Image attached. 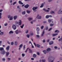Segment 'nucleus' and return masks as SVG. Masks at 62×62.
<instances>
[{"instance_id": "f257e3e1", "label": "nucleus", "mask_w": 62, "mask_h": 62, "mask_svg": "<svg viewBox=\"0 0 62 62\" xmlns=\"http://www.w3.org/2000/svg\"><path fill=\"white\" fill-rule=\"evenodd\" d=\"M54 58L52 56L49 57L47 61L48 62H54Z\"/></svg>"}, {"instance_id": "f03ea898", "label": "nucleus", "mask_w": 62, "mask_h": 62, "mask_svg": "<svg viewBox=\"0 0 62 62\" xmlns=\"http://www.w3.org/2000/svg\"><path fill=\"white\" fill-rule=\"evenodd\" d=\"M8 19H9V20L10 21H11L13 19V16H10V15H9L8 16Z\"/></svg>"}, {"instance_id": "7ed1b4c3", "label": "nucleus", "mask_w": 62, "mask_h": 62, "mask_svg": "<svg viewBox=\"0 0 62 62\" xmlns=\"http://www.w3.org/2000/svg\"><path fill=\"white\" fill-rule=\"evenodd\" d=\"M48 9V10H46L44 8L43 9V10L44 11H46V12H49V10H51V9L50 8H47Z\"/></svg>"}, {"instance_id": "20e7f679", "label": "nucleus", "mask_w": 62, "mask_h": 62, "mask_svg": "<svg viewBox=\"0 0 62 62\" xmlns=\"http://www.w3.org/2000/svg\"><path fill=\"white\" fill-rule=\"evenodd\" d=\"M33 44L34 45L35 47H36V46H37V47H40V45L38 44H36V43H35V42L33 43Z\"/></svg>"}, {"instance_id": "39448f33", "label": "nucleus", "mask_w": 62, "mask_h": 62, "mask_svg": "<svg viewBox=\"0 0 62 62\" xmlns=\"http://www.w3.org/2000/svg\"><path fill=\"white\" fill-rule=\"evenodd\" d=\"M0 53L1 54H6V51L4 50L2 51Z\"/></svg>"}, {"instance_id": "423d86ee", "label": "nucleus", "mask_w": 62, "mask_h": 62, "mask_svg": "<svg viewBox=\"0 0 62 62\" xmlns=\"http://www.w3.org/2000/svg\"><path fill=\"white\" fill-rule=\"evenodd\" d=\"M19 22H18V24L19 25H22V22L21 20H19Z\"/></svg>"}, {"instance_id": "0eeeda50", "label": "nucleus", "mask_w": 62, "mask_h": 62, "mask_svg": "<svg viewBox=\"0 0 62 62\" xmlns=\"http://www.w3.org/2000/svg\"><path fill=\"white\" fill-rule=\"evenodd\" d=\"M51 51V48H48L46 49L47 53H48L49 52Z\"/></svg>"}, {"instance_id": "6e6552de", "label": "nucleus", "mask_w": 62, "mask_h": 62, "mask_svg": "<svg viewBox=\"0 0 62 62\" xmlns=\"http://www.w3.org/2000/svg\"><path fill=\"white\" fill-rule=\"evenodd\" d=\"M61 9H60L59 10L58 12V14H60V13L62 14V10L61 11Z\"/></svg>"}, {"instance_id": "1a4fd4ad", "label": "nucleus", "mask_w": 62, "mask_h": 62, "mask_svg": "<svg viewBox=\"0 0 62 62\" xmlns=\"http://www.w3.org/2000/svg\"><path fill=\"white\" fill-rule=\"evenodd\" d=\"M12 27L14 29V30H15L16 29V27L15 25H13L12 26Z\"/></svg>"}, {"instance_id": "9d476101", "label": "nucleus", "mask_w": 62, "mask_h": 62, "mask_svg": "<svg viewBox=\"0 0 62 62\" xmlns=\"http://www.w3.org/2000/svg\"><path fill=\"white\" fill-rule=\"evenodd\" d=\"M44 4L45 5V2H44L43 3H42V4L41 6H40V7L41 8H43V6H44Z\"/></svg>"}, {"instance_id": "9b49d317", "label": "nucleus", "mask_w": 62, "mask_h": 62, "mask_svg": "<svg viewBox=\"0 0 62 62\" xmlns=\"http://www.w3.org/2000/svg\"><path fill=\"white\" fill-rule=\"evenodd\" d=\"M38 18V19H40L41 18V16H39V15H38L36 18Z\"/></svg>"}, {"instance_id": "f8f14e48", "label": "nucleus", "mask_w": 62, "mask_h": 62, "mask_svg": "<svg viewBox=\"0 0 62 62\" xmlns=\"http://www.w3.org/2000/svg\"><path fill=\"white\" fill-rule=\"evenodd\" d=\"M9 54V53L8 52H6V57H8Z\"/></svg>"}, {"instance_id": "ddd939ff", "label": "nucleus", "mask_w": 62, "mask_h": 62, "mask_svg": "<svg viewBox=\"0 0 62 62\" xmlns=\"http://www.w3.org/2000/svg\"><path fill=\"white\" fill-rule=\"evenodd\" d=\"M54 44V41H50L49 43V44L50 45H52V44Z\"/></svg>"}, {"instance_id": "4468645a", "label": "nucleus", "mask_w": 62, "mask_h": 62, "mask_svg": "<svg viewBox=\"0 0 62 62\" xmlns=\"http://www.w3.org/2000/svg\"><path fill=\"white\" fill-rule=\"evenodd\" d=\"M17 18V16H14V20H16Z\"/></svg>"}, {"instance_id": "2eb2a0df", "label": "nucleus", "mask_w": 62, "mask_h": 62, "mask_svg": "<svg viewBox=\"0 0 62 62\" xmlns=\"http://www.w3.org/2000/svg\"><path fill=\"white\" fill-rule=\"evenodd\" d=\"M29 5L28 4H27L26 6H24V8H27L28 7H29Z\"/></svg>"}, {"instance_id": "dca6fc26", "label": "nucleus", "mask_w": 62, "mask_h": 62, "mask_svg": "<svg viewBox=\"0 0 62 62\" xmlns=\"http://www.w3.org/2000/svg\"><path fill=\"white\" fill-rule=\"evenodd\" d=\"M37 8H38L37 7H34L32 8V9L34 11V10H35L36 9H37Z\"/></svg>"}, {"instance_id": "f3484780", "label": "nucleus", "mask_w": 62, "mask_h": 62, "mask_svg": "<svg viewBox=\"0 0 62 62\" xmlns=\"http://www.w3.org/2000/svg\"><path fill=\"white\" fill-rule=\"evenodd\" d=\"M15 45L16 46H17L18 45V42L16 41H15Z\"/></svg>"}, {"instance_id": "a211bd4d", "label": "nucleus", "mask_w": 62, "mask_h": 62, "mask_svg": "<svg viewBox=\"0 0 62 62\" xmlns=\"http://www.w3.org/2000/svg\"><path fill=\"white\" fill-rule=\"evenodd\" d=\"M43 52L44 53V54H46V53H47V52L46 50H44L43 51Z\"/></svg>"}, {"instance_id": "6ab92c4d", "label": "nucleus", "mask_w": 62, "mask_h": 62, "mask_svg": "<svg viewBox=\"0 0 62 62\" xmlns=\"http://www.w3.org/2000/svg\"><path fill=\"white\" fill-rule=\"evenodd\" d=\"M33 19V18L32 17H29L28 18V20L29 21H31Z\"/></svg>"}, {"instance_id": "aec40b11", "label": "nucleus", "mask_w": 62, "mask_h": 62, "mask_svg": "<svg viewBox=\"0 0 62 62\" xmlns=\"http://www.w3.org/2000/svg\"><path fill=\"white\" fill-rule=\"evenodd\" d=\"M58 35V34L57 33L52 34V36H53V37H54V36H56V35Z\"/></svg>"}, {"instance_id": "412c9836", "label": "nucleus", "mask_w": 62, "mask_h": 62, "mask_svg": "<svg viewBox=\"0 0 62 62\" xmlns=\"http://www.w3.org/2000/svg\"><path fill=\"white\" fill-rule=\"evenodd\" d=\"M29 49V53H32V50H31L30 48Z\"/></svg>"}, {"instance_id": "4be33fe9", "label": "nucleus", "mask_w": 62, "mask_h": 62, "mask_svg": "<svg viewBox=\"0 0 62 62\" xmlns=\"http://www.w3.org/2000/svg\"><path fill=\"white\" fill-rule=\"evenodd\" d=\"M18 3L19 4H21V5H23V3H22L21 1H19Z\"/></svg>"}, {"instance_id": "5701e85b", "label": "nucleus", "mask_w": 62, "mask_h": 62, "mask_svg": "<svg viewBox=\"0 0 62 62\" xmlns=\"http://www.w3.org/2000/svg\"><path fill=\"white\" fill-rule=\"evenodd\" d=\"M15 32L16 34H18V33H19V32H18V30L16 31Z\"/></svg>"}, {"instance_id": "b1692460", "label": "nucleus", "mask_w": 62, "mask_h": 62, "mask_svg": "<svg viewBox=\"0 0 62 62\" xmlns=\"http://www.w3.org/2000/svg\"><path fill=\"white\" fill-rule=\"evenodd\" d=\"M4 35V32H1L0 33V36H3Z\"/></svg>"}, {"instance_id": "393cba45", "label": "nucleus", "mask_w": 62, "mask_h": 62, "mask_svg": "<svg viewBox=\"0 0 62 62\" xmlns=\"http://www.w3.org/2000/svg\"><path fill=\"white\" fill-rule=\"evenodd\" d=\"M29 32V30H25V32L26 34H28V32Z\"/></svg>"}, {"instance_id": "a878e982", "label": "nucleus", "mask_w": 62, "mask_h": 62, "mask_svg": "<svg viewBox=\"0 0 62 62\" xmlns=\"http://www.w3.org/2000/svg\"><path fill=\"white\" fill-rule=\"evenodd\" d=\"M37 56V55L35 54H33V57L34 58H35V57H36Z\"/></svg>"}, {"instance_id": "bb28decb", "label": "nucleus", "mask_w": 62, "mask_h": 62, "mask_svg": "<svg viewBox=\"0 0 62 62\" xmlns=\"http://www.w3.org/2000/svg\"><path fill=\"white\" fill-rule=\"evenodd\" d=\"M26 37L28 38H30V35L29 34H27L26 35Z\"/></svg>"}, {"instance_id": "cd10ccee", "label": "nucleus", "mask_w": 62, "mask_h": 62, "mask_svg": "<svg viewBox=\"0 0 62 62\" xmlns=\"http://www.w3.org/2000/svg\"><path fill=\"white\" fill-rule=\"evenodd\" d=\"M30 35L31 36H33L34 34H33V33L32 32H31L30 33Z\"/></svg>"}, {"instance_id": "c85d7f7f", "label": "nucleus", "mask_w": 62, "mask_h": 62, "mask_svg": "<svg viewBox=\"0 0 62 62\" xmlns=\"http://www.w3.org/2000/svg\"><path fill=\"white\" fill-rule=\"evenodd\" d=\"M9 34H13V31H10L9 32Z\"/></svg>"}, {"instance_id": "c756f323", "label": "nucleus", "mask_w": 62, "mask_h": 62, "mask_svg": "<svg viewBox=\"0 0 62 62\" xmlns=\"http://www.w3.org/2000/svg\"><path fill=\"white\" fill-rule=\"evenodd\" d=\"M14 42L12 41L11 42L10 44L11 45H14Z\"/></svg>"}, {"instance_id": "7c9ffc66", "label": "nucleus", "mask_w": 62, "mask_h": 62, "mask_svg": "<svg viewBox=\"0 0 62 62\" xmlns=\"http://www.w3.org/2000/svg\"><path fill=\"white\" fill-rule=\"evenodd\" d=\"M22 14L23 15H24V14H25V11H24L22 12Z\"/></svg>"}, {"instance_id": "2f4dec72", "label": "nucleus", "mask_w": 62, "mask_h": 62, "mask_svg": "<svg viewBox=\"0 0 62 62\" xmlns=\"http://www.w3.org/2000/svg\"><path fill=\"white\" fill-rule=\"evenodd\" d=\"M4 49L3 47H0V51H2V50H4Z\"/></svg>"}, {"instance_id": "473e14b6", "label": "nucleus", "mask_w": 62, "mask_h": 62, "mask_svg": "<svg viewBox=\"0 0 62 62\" xmlns=\"http://www.w3.org/2000/svg\"><path fill=\"white\" fill-rule=\"evenodd\" d=\"M36 30L37 31H39V27H37L36 29Z\"/></svg>"}, {"instance_id": "72a5a7b5", "label": "nucleus", "mask_w": 62, "mask_h": 62, "mask_svg": "<svg viewBox=\"0 0 62 62\" xmlns=\"http://www.w3.org/2000/svg\"><path fill=\"white\" fill-rule=\"evenodd\" d=\"M45 33V32H44V31H43V33L42 34L41 36L42 37L43 36V35L44 34V33Z\"/></svg>"}, {"instance_id": "f704fd0d", "label": "nucleus", "mask_w": 62, "mask_h": 62, "mask_svg": "<svg viewBox=\"0 0 62 62\" xmlns=\"http://www.w3.org/2000/svg\"><path fill=\"white\" fill-rule=\"evenodd\" d=\"M6 50H7V51H8L9 50V47H8L6 48Z\"/></svg>"}, {"instance_id": "c9c22d12", "label": "nucleus", "mask_w": 62, "mask_h": 62, "mask_svg": "<svg viewBox=\"0 0 62 62\" xmlns=\"http://www.w3.org/2000/svg\"><path fill=\"white\" fill-rule=\"evenodd\" d=\"M46 19H48V18H49V16L48 15L46 16Z\"/></svg>"}, {"instance_id": "e433bc0d", "label": "nucleus", "mask_w": 62, "mask_h": 62, "mask_svg": "<svg viewBox=\"0 0 62 62\" xmlns=\"http://www.w3.org/2000/svg\"><path fill=\"white\" fill-rule=\"evenodd\" d=\"M10 59H11V58H7V60L8 61H10Z\"/></svg>"}, {"instance_id": "4c0bfd02", "label": "nucleus", "mask_w": 62, "mask_h": 62, "mask_svg": "<svg viewBox=\"0 0 62 62\" xmlns=\"http://www.w3.org/2000/svg\"><path fill=\"white\" fill-rule=\"evenodd\" d=\"M50 13L51 14H54V12L52 11L50 12Z\"/></svg>"}, {"instance_id": "58836bf2", "label": "nucleus", "mask_w": 62, "mask_h": 62, "mask_svg": "<svg viewBox=\"0 0 62 62\" xmlns=\"http://www.w3.org/2000/svg\"><path fill=\"white\" fill-rule=\"evenodd\" d=\"M55 32H56L57 33H59V31H58V30H56V31H55Z\"/></svg>"}, {"instance_id": "ea45409f", "label": "nucleus", "mask_w": 62, "mask_h": 62, "mask_svg": "<svg viewBox=\"0 0 62 62\" xmlns=\"http://www.w3.org/2000/svg\"><path fill=\"white\" fill-rule=\"evenodd\" d=\"M23 26H24V24H23L22 26H21V28H23Z\"/></svg>"}, {"instance_id": "a19ab883", "label": "nucleus", "mask_w": 62, "mask_h": 62, "mask_svg": "<svg viewBox=\"0 0 62 62\" xmlns=\"http://www.w3.org/2000/svg\"><path fill=\"white\" fill-rule=\"evenodd\" d=\"M54 25V24H52V23H50V26H51V27H52V26H53Z\"/></svg>"}, {"instance_id": "79ce46f5", "label": "nucleus", "mask_w": 62, "mask_h": 62, "mask_svg": "<svg viewBox=\"0 0 62 62\" xmlns=\"http://www.w3.org/2000/svg\"><path fill=\"white\" fill-rule=\"evenodd\" d=\"M36 21V20H34L32 21H31V24H33V22H35Z\"/></svg>"}, {"instance_id": "37998d69", "label": "nucleus", "mask_w": 62, "mask_h": 62, "mask_svg": "<svg viewBox=\"0 0 62 62\" xmlns=\"http://www.w3.org/2000/svg\"><path fill=\"white\" fill-rule=\"evenodd\" d=\"M51 19H48V23H50L51 22Z\"/></svg>"}, {"instance_id": "c03bdc74", "label": "nucleus", "mask_w": 62, "mask_h": 62, "mask_svg": "<svg viewBox=\"0 0 62 62\" xmlns=\"http://www.w3.org/2000/svg\"><path fill=\"white\" fill-rule=\"evenodd\" d=\"M36 53L38 55H39L40 53H39V52H37Z\"/></svg>"}, {"instance_id": "a18cd8bd", "label": "nucleus", "mask_w": 62, "mask_h": 62, "mask_svg": "<svg viewBox=\"0 0 62 62\" xmlns=\"http://www.w3.org/2000/svg\"><path fill=\"white\" fill-rule=\"evenodd\" d=\"M2 60L3 61H5V60H6V59L5 58H3L2 59Z\"/></svg>"}, {"instance_id": "49530a36", "label": "nucleus", "mask_w": 62, "mask_h": 62, "mask_svg": "<svg viewBox=\"0 0 62 62\" xmlns=\"http://www.w3.org/2000/svg\"><path fill=\"white\" fill-rule=\"evenodd\" d=\"M29 49V47L26 50V51H25V53H26L27 52V51L28 50V49Z\"/></svg>"}, {"instance_id": "de8ad7c7", "label": "nucleus", "mask_w": 62, "mask_h": 62, "mask_svg": "<svg viewBox=\"0 0 62 62\" xmlns=\"http://www.w3.org/2000/svg\"><path fill=\"white\" fill-rule=\"evenodd\" d=\"M46 61V60L45 59H42V62H45Z\"/></svg>"}, {"instance_id": "09e8293b", "label": "nucleus", "mask_w": 62, "mask_h": 62, "mask_svg": "<svg viewBox=\"0 0 62 62\" xmlns=\"http://www.w3.org/2000/svg\"><path fill=\"white\" fill-rule=\"evenodd\" d=\"M1 15H2V13H0V19H1L2 18V16H1Z\"/></svg>"}, {"instance_id": "8fccbe9b", "label": "nucleus", "mask_w": 62, "mask_h": 62, "mask_svg": "<svg viewBox=\"0 0 62 62\" xmlns=\"http://www.w3.org/2000/svg\"><path fill=\"white\" fill-rule=\"evenodd\" d=\"M44 28V26H42L41 27V29H43Z\"/></svg>"}, {"instance_id": "3c124183", "label": "nucleus", "mask_w": 62, "mask_h": 62, "mask_svg": "<svg viewBox=\"0 0 62 62\" xmlns=\"http://www.w3.org/2000/svg\"><path fill=\"white\" fill-rule=\"evenodd\" d=\"M18 22L17 21H16L15 22V24H18Z\"/></svg>"}, {"instance_id": "603ef678", "label": "nucleus", "mask_w": 62, "mask_h": 62, "mask_svg": "<svg viewBox=\"0 0 62 62\" xmlns=\"http://www.w3.org/2000/svg\"><path fill=\"white\" fill-rule=\"evenodd\" d=\"M29 44H30V43H31V45H32V47H34V46H33V45H32V43H31V41H30L29 42Z\"/></svg>"}, {"instance_id": "864d4df0", "label": "nucleus", "mask_w": 62, "mask_h": 62, "mask_svg": "<svg viewBox=\"0 0 62 62\" xmlns=\"http://www.w3.org/2000/svg\"><path fill=\"white\" fill-rule=\"evenodd\" d=\"M4 25L5 26H7L8 25V23H6L4 24Z\"/></svg>"}, {"instance_id": "5fc2aeb1", "label": "nucleus", "mask_w": 62, "mask_h": 62, "mask_svg": "<svg viewBox=\"0 0 62 62\" xmlns=\"http://www.w3.org/2000/svg\"><path fill=\"white\" fill-rule=\"evenodd\" d=\"M27 13H30V11L28 10H27Z\"/></svg>"}, {"instance_id": "6e6d98bb", "label": "nucleus", "mask_w": 62, "mask_h": 62, "mask_svg": "<svg viewBox=\"0 0 62 62\" xmlns=\"http://www.w3.org/2000/svg\"><path fill=\"white\" fill-rule=\"evenodd\" d=\"M22 55L23 57L25 55V54H22Z\"/></svg>"}, {"instance_id": "4d7b16f0", "label": "nucleus", "mask_w": 62, "mask_h": 62, "mask_svg": "<svg viewBox=\"0 0 62 62\" xmlns=\"http://www.w3.org/2000/svg\"><path fill=\"white\" fill-rule=\"evenodd\" d=\"M7 43H8V44H9V45H10L11 44L8 41H7Z\"/></svg>"}, {"instance_id": "13d9d810", "label": "nucleus", "mask_w": 62, "mask_h": 62, "mask_svg": "<svg viewBox=\"0 0 62 62\" xmlns=\"http://www.w3.org/2000/svg\"><path fill=\"white\" fill-rule=\"evenodd\" d=\"M16 1H15V2H14L13 3V5H14L15 4H16Z\"/></svg>"}, {"instance_id": "bf43d9fd", "label": "nucleus", "mask_w": 62, "mask_h": 62, "mask_svg": "<svg viewBox=\"0 0 62 62\" xmlns=\"http://www.w3.org/2000/svg\"><path fill=\"white\" fill-rule=\"evenodd\" d=\"M23 46V44H21L20 45L19 47H22Z\"/></svg>"}, {"instance_id": "052dcab7", "label": "nucleus", "mask_w": 62, "mask_h": 62, "mask_svg": "<svg viewBox=\"0 0 62 62\" xmlns=\"http://www.w3.org/2000/svg\"><path fill=\"white\" fill-rule=\"evenodd\" d=\"M52 29V28H50L48 30V31H51V29Z\"/></svg>"}, {"instance_id": "680f3d73", "label": "nucleus", "mask_w": 62, "mask_h": 62, "mask_svg": "<svg viewBox=\"0 0 62 62\" xmlns=\"http://www.w3.org/2000/svg\"><path fill=\"white\" fill-rule=\"evenodd\" d=\"M2 41H0V46L1 45V44H2Z\"/></svg>"}, {"instance_id": "e2e57ef3", "label": "nucleus", "mask_w": 62, "mask_h": 62, "mask_svg": "<svg viewBox=\"0 0 62 62\" xmlns=\"http://www.w3.org/2000/svg\"><path fill=\"white\" fill-rule=\"evenodd\" d=\"M46 30H48V26H46Z\"/></svg>"}, {"instance_id": "0e129e2a", "label": "nucleus", "mask_w": 62, "mask_h": 62, "mask_svg": "<svg viewBox=\"0 0 62 62\" xmlns=\"http://www.w3.org/2000/svg\"><path fill=\"white\" fill-rule=\"evenodd\" d=\"M43 43H44V42H45V39H44L43 41Z\"/></svg>"}, {"instance_id": "69168bd1", "label": "nucleus", "mask_w": 62, "mask_h": 62, "mask_svg": "<svg viewBox=\"0 0 62 62\" xmlns=\"http://www.w3.org/2000/svg\"><path fill=\"white\" fill-rule=\"evenodd\" d=\"M43 23H46V21H44L43 22Z\"/></svg>"}, {"instance_id": "338daca9", "label": "nucleus", "mask_w": 62, "mask_h": 62, "mask_svg": "<svg viewBox=\"0 0 62 62\" xmlns=\"http://www.w3.org/2000/svg\"><path fill=\"white\" fill-rule=\"evenodd\" d=\"M36 37H37L38 38H39V36L38 35H36Z\"/></svg>"}, {"instance_id": "774afa93", "label": "nucleus", "mask_w": 62, "mask_h": 62, "mask_svg": "<svg viewBox=\"0 0 62 62\" xmlns=\"http://www.w3.org/2000/svg\"><path fill=\"white\" fill-rule=\"evenodd\" d=\"M42 60H39V62H42Z\"/></svg>"}]
</instances>
